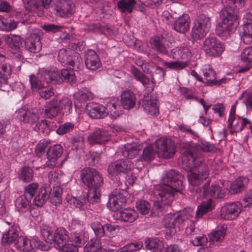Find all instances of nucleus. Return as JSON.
Returning <instances> with one entry per match:
<instances>
[{"label":"nucleus","mask_w":252,"mask_h":252,"mask_svg":"<svg viewBox=\"0 0 252 252\" xmlns=\"http://www.w3.org/2000/svg\"><path fill=\"white\" fill-rule=\"evenodd\" d=\"M59 102L56 99H53L45 106V108L40 112L42 117L52 119L56 117L59 111Z\"/></svg>","instance_id":"cd10ccee"},{"label":"nucleus","mask_w":252,"mask_h":252,"mask_svg":"<svg viewBox=\"0 0 252 252\" xmlns=\"http://www.w3.org/2000/svg\"><path fill=\"white\" fill-rule=\"evenodd\" d=\"M131 162L128 159H120L116 160L109 165L108 172L111 177H115L117 180V176L121 173H126L131 169Z\"/></svg>","instance_id":"f8f14e48"},{"label":"nucleus","mask_w":252,"mask_h":252,"mask_svg":"<svg viewBox=\"0 0 252 252\" xmlns=\"http://www.w3.org/2000/svg\"><path fill=\"white\" fill-rule=\"evenodd\" d=\"M16 247L20 251L30 252L35 249L47 251L50 246L44 242L41 241L37 237L35 236L30 239L27 237L20 236L16 242Z\"/></svg>","instance_id":"423d86ee"},{"label":"nucleus","mask_w":252,"mask_h":252,"mask_svg":"<svg viewBox=\"0 0 252 252\" xmlns=\"http://www.w3.org/2000/svg\"><path fill=\"white\" fill-rule=\"evenodd\" d=\"M113 217L115 220L121 222L131 223L138 218V214L133 208L118 209L114 211Z\"/></svg>","instance_id":"2eb2a0df"},{"label":"nucleus","mask_w":252,"mask_h":252,"mask_svg":"<svg viewBox=\"0 0 252 252\" xmlns=\"http://www.w3.org/2000/svg\"><path fill=\"white\" fill-rule=\"evenodd\" d=\"M249 182L247 177H240L231 184L230 191L232 194L238 193L244 190Z\"/></svg>","instance_id":"e433bc0d"},{"label":"nucleus","mask_w":252,"mask_h":252,"mask_svg":"<svg viewBox=\"0 0 252 252\" xmlns=\"http://www.w3.org/2000/svg\"><path fill=\"white\" fill-rule=\"evenodd\" d=\"M81 179L89 189V197L94 200H100V188L103 184L102 175L94 168L86 167L81 171Z\"/></svg>","instance_id":"20e7f679"},{"label":"nucleus","mask_w":252,"mask_h":252,"mask_svg":"<svg viewBox=\"0 0 252 252\" xmlns=\"http://www.w3.org/2000/svg\"><path fill=\"white\" fill-rule=\"evenodd\" d=\"M131 72L137 81L140 82L144 86H145L147 85H149L150 86L149 87L152 88L153 84H155L154 78H152L151 80H150L137 68L135 67H132Z\"/></svg>","instance_id":"79ce46f5"},{"label":"nucleus","mask_w":252,"mask_h":252,"mask_svg":"<svg viewBox=\"0 0 252 252\" xmlns=\"http://www.w3.org/2000/svg\"><path fill=\"white\" fill-rule=\"evenodd\" d=\"M182 159L184 168L188 171V178L190 185L198 186L207 179L209 167L202 158L189 152L184 155Z\"/></svg>","instance_id":"f03ea898"},{"label":"nucleus","mask_w":252,"mask_h":252,"mask_svg":"<svg viewBox=\"0 0 252 252\" xmlns=\"http://www.w3.org/2000/svg\"><path fill=\"white\" fill-rule=\"evenodd\" d=\"M17 117L21 122L32 125L38 120L39 113L37 109H29L25 106L18 110Z\"/></svg>","instance_id":"4468645a"},{"label":"nucleus","mask_w":252,"mask_h":252,"mask_svg":"<svg viewBox=\"0 0 252 252\" xmlns=\"http://www.w3.org/2000/svg\"><path fill=\"white\" fill-rule=\"evenodd\" d=\"M85 252H113L110 248H102L101 239L93 238L84 248Z\"/></svg>","instance_id":"a878e982"},{"label":"nucleus","mask_w":252,"mask_h":252,"mask_svg":"<svg viewBox=\"0 0 252 252\" xmlns=\"http://www.w3.org/2000/svg\"><path fill=\"white\" fill-rule=\"evenodd\" d=\"M42 98H49L54 94V92L50 86L44 85L38 92Z\"/></svg>","instance_id":"69168bd1"},{"label":"nucleus","mask_w":252,"mask_h":252,"mask_svg":"<svg viewBox=\"0 0 252 252\" xmlns=\"http://www.w3.org/2000/svg\"><path fill=\"white\" fill-rule=\"evenodd\" d=\"M41 32L36 29L31 33L25 41V47L30 52L36 53L41 49L42 46L40 36Z\"/></svg>","instance_id":"6ab92c4d"},{"label":"nucleus","mask_w":252,"mask_h":252,"mask_svg":"<svg viewBox=\"0 0 252 252\" xmlns=\"http://www.w3.org/2000/svg\"><path fill=\"white\" fill-rule=\"evenodd\" d=\"M225 234V230L223 228L215 230L209 235L210 241L220 242L224 239Z\"/></svg>","instance_id":"052dcab7"},{"label":"nucleus","mask_w":252,"mask_h":252,"mask_svg":"<svg viewBox=\"0 0 252 252\" xmlns=\"http://www.w3.org/2000/svg\"><path fill=\"white\" fill-rule=\"evenodd\" d=\"M104 134V131L100 129L96 130L88 136L89 142H106L105 140H102Z\"/></svg>","instance_id":"e2e57ef3"},{"label":"nucleus","mask_w":252,"mask_h":252,"mask_svg":"<svg viewBox=\"0 0 252 252\" xmlns=\"http://www.w3.org/2000/svg\"><path fill=\"white\" fill-rule=\"evenodd\" d=\"M105 236L113 237L119 232L120 227L119 225L111 223L106 222L104 223Z\"/></svg>","instance_id":"5fc2aeb1"},{"label":"nucleus","mask_w":252,"mask_h":252,"mask_svg":"<svg viewBox=\"0 0 252 252\" xmlns=\"http://www.w3.org/2000/svg\"><path fill=\"white\" fill-rule=\"evenodd\" d=\"M127 192L120 189H115L109 196L108 202L112 204L114 209L118 210L125 206Z\"/></svg>","instance_id":"a211bd4d"},{"label":"nucleus","mask_w":252,"mask_h":252,"mask_svg":"<svg viewBox=\"0 0 252 252\" xmlns=\"http://www.w3.org/2000/svg\"><path fill=\"white\" fill-rule=\"evenodd\" d=\"M69 240L68 231L63 227H58L53 236L52 243H54L56 248L60 247L61 245L66 243Z\"/></svg>","instance_id":"bb28decb"},{"label":"nucleus","mask_w":252,"mask_h":252,"mask_svg":"<svg viewBox=\"0 0 252 252\" xmlns=\"http://www.w3.org/2000/svg\"><path fill=\"white\" fill-rule=\"evenodd\" d=\"M6 42L12 49H17L20 48L22 43V39L20 36L15 34H10L6 37Z\"/></svg>","instance_id":"603ef678"},{"label":"nucleus","mask_w":252,"mask_h":252,"mask_svg":"<svg viewBox=\"0 0 252 252\" xmlns=\"http://www.w3.org/2000/svg\"><path fill=\"white\" fill-rule=\"evenodd\" d=\"M135 4V0H120L117 2V7L121 12L130 14L133 11Z\"/></svg>","instance_id":"37998d69"},{"label":"nucleus","mask_w":252,"mask_h":252,"mask_svg":"<svg viewBox=\"0 0 252 252\" xmlns=\"http://www.w3.org/2000/svg\"><path fill=\"white\" fill-rule=\"evenodd\" d=\"M210 18L205 15H200L194 21L191 30V36L194 40L204 37L211 28Z\"/></svg>","instance_id":"1a4fd4ad"},{"label":"nucleus","mask_w":252,"mask_h":252,"mask_svg":"<svg viewBox=\"0 0 252 252\" xmlns=\"http://www.w3.org/2000/svg\"><path fill=\"white\" fill-rule=\"evenodd\" d=\"M158 62H160L163 65L166 66L168 68L173 70H181L188 66V63L186 62L174 61L167 62L159 58Z\"/></svg>","instance_id":"3c124183"},{"label":"nucleus","mask_w":252,"mask_h":252,"mask_svg":"<svg viewBox=\"0 0 252 252\" xmlns=\"http://www.w3.org/2000/svg\"><path fill=\"white\" fill-rule=\"evenodd\" d=\"M203 75L205 81L204 83L207 86H212L214 85H220L225 81L224 79L216 80V73L211 68H206L203 70Z\"/></svg>","instance_id":"72a5a7b5"},{"label":"nucleus","mask_w":252,"mask_h":252,"mask_svg":"<svg viewBox=\"0 0 252 252\" xmlns=\"http://www.w3.org/2000/svg\"><path fill=\"white\" fill-rule=\"evenodd\" d=\"M39 75L43 81L46 84L52 82L53 83H60L63 81L61 73L58 70H49L43 68L39 71Z\"/></svg>","instance_id":"5701e85b"},{"label":"nucleus","mask_w":252,"mask_h":252,"mask_svg":"<svg viewBox=\"0 0 252 252\" xmlns=\"http://www.w3.org/2000/svg\"><path fill=\"white\" fill-rule=\"evenodd\" d=\"M41 235L43 236L44 239L45 244L48 245L47 243H52L53 240V235L52 229L50 227L47 225H42L40 227Z\"/></svg>","instance_id":"bf43d9fd"},{"label":"nucleus","mask_w":252,"mask_h":252,"mask_svg":"<svg viewBox=\"0 0 252 252\" xmlns=\"http://www.w3.org/2000/svg\"><path fill=\"white\" fill-rule=\"evenodd\" d=\"M11 72L10 65L7 63L3 64L0 68V90L6 91L8 85V76Z\"/></svg>","instance_id":"f704fd0d"},{"label":"nucleus","mask_w":252,"mask_h":252,"mask_svg":"<svg viewBox=\"0 0 252 252\" xmlns=\"http://www.w3.org/2000/svg\"><path fill=\"white\" fill-rule=\"evenodd\" d=\"M90 226L93 230L95 237L100 239L105 236L104 224H102L100 221L96 220L92 222L90 224Z\"/></svg>","instance_id":"de8ad7c7"},{"label":"nucleus","mask_w":252,"mask_h":252,"mask_svg":"<svg viewBox=\"0 0 252 252\" xmlns=\"http://www.w3.org/2000/svg\"><path fill=\"white\" fill-rule=\"evenodd\" d=\"M88 239V234L82 231L72 232L69 237L70 242L74 243V245H76L77 248L84 246Z\"/></svg>","instance_id":"c9c22d12"},{"label":"nucleus","mask_w":252,"mask_h":252,"mask_svg":"<svg viewBox=\"0 0 252 252\" xmlns=\"http://www.w3.org/2000/svg\"><path fill=\"white\" fill-rule=\"evenodd\" d=\"M214 207L212 200L209 199L206 201H203L201 204L198 205L197 210L195 212L190 208H186L183 211L180 212L178 214L187 221L188 224L190 222L189 220L191 219L193 215L195 214V219L197 220L199 219L202 218L203 216L207 213L212 211Z\"/></svg>","instance_id":"0eeeda50"},{"label":"nucleus","mask_w":252,"mask_h":252,"mask_svg":"<svg viewBox=\"0 0 252 252\" xmlns=\"http://www.w3.org/2000/svg\"><path fill=\"white\" fill-rule=\"evenodd\" d=\"M75 107H82L85 102L93 98V94L86 89H82L75 92L73 95Z\"/></svg>","instance_id":"c756f323"},{"label":"nucleus","mask_w":252,"mask_h":252,"mask_svg":"<svg viewBox=\"0 0 252 252\" xmlns=\"http://www.w3.org/2000/svg\"><path fill=\"white\" fill-rule=\"evenodd\" d=\"M99 201L89 198V193L87 192L86 195L72 197L69 200V203L73 207L77 208L80 211L87 210L94 212L98 209Z\"/></svg>","instance_id":"9d476101"},{"label":"nucleus","mask_w":252,"mask_h":252,"mask_svg":"<svg viewBox=\"0 0 252 252\" xmlns=\"http://www.w3.org/2000/svg\"><path fill=\"white\" fill-rule=\"evenodd\" d=\"M39 185L37 183H32L24 188V194L25 196L32 200L37 193L39 189Z\"/></svg>","instance_id":"09e8293b"},{"label":"nucleus","mask_w":252,"mask_h":252,"mask_svg":"<svg viewBox=\"0 0 252 252\" xmlns=\"http://www.w3.org/2000/svg\"><path fill=\"white\" fill-rule=\"evenodd\" d=\"M58 61L62 63L69 64L70 66L79 68L82 63V60L78 53L73 56H67V51L65 49H60L58 54Z\"/></svg>","instance_id":"412c9836"},{"label":"nucleus","mask_w":252,"mask_h":252,"mask_svg":"<svg viewBox=\"0 0 252 252\" xmlns=\"http://www.w3.org/2000/svg\"><path fill=\"white\" fill-rule=\"evenodd\" d=\"M145 247L151 252H158V239L154 238H148L145 241Z\"/></svg>","instance_id":"0e129e2a"},{"label":"nucleus","mask_w":252,"mask_h":252,"mask_svg":"<svg viewBox=\"0 0 252 252\" xmlns=\"http://www.w3.org/2000/svg\"><path fill=\"white\" fill-rule=\"evenodd\" d=\"M143 247L141 241L128 244L123 247L119 249L116 252H137Z\"/></svg>","instance_id":"864d4df0"},{"label":"nucleus","mask_w":252,"mask_h":252,"mask_svg":"<svg viewBox=\"0 0 252 252\" xmlns=\"http://www.w3.org/2000/svg\"><path fill=\"white\" fill-rule=\"evenodd\" d=\"M183 178L181 173L173 169L163 172L158 188V212L167 210L175 193L182 186Z\"/></svg>","instance_id":"f257e3e1"},{"label":"nucleus","mask_w":252,"mask_h":252,"mask_svg":"<svg viewBox=\"0 0 252 252\" xmlns=\"http://www.w3.org/2000/svg\"><path fill=\"white\" fill-rule=\"evenodd\" d=\"M90 110H88L90 117L102 119L109 115L111 119H116L122 114V111L118 104V99H113L107 102L106 106L98 104H92Z\"/></svg>","instance_id":"39448f33"},{"label":"nucleus","mask_w":252,"mask_h":252,"mask_svg":"<svg viewBox=\"0 0 252 252\" xmlns=\"http://www.w3.org/2000/svg\"><path fill=\"white\" fill-rule=\"evenodd\" d=\"M179 148L183 155L192 153L197 157L200 152H215L217 148L211 143H179Z\"/></svg>","instance_id":"6e6552de"},{"label":"nucleus","mask_w":252,"mask_h":252,"mask_svg":"<svg viewBox=\"0 0 252 252\" xmlns=\"http://www.w3.org/2000/svg\"><path fill=\"white\" fill-rule=\"evenodd\" d=\"M33 171L32 168L28 166H23L18 173V178L20 181L24 183H30L33 179Z\"/></svg>","instance_id":"a19ab883"},{"label":"nucleus","mask_w":252,"mask_h":252,"mask_svg":"<svg viewBox=\"0 0 252 252\" xmlns=\"http://www.w3.org/2000/svg\"><path fill=\"white\" fill-rule=\"evenodd\" d=\"M137 210L142 215L148 214L151 209V205L146 200H139L136 203Z\"/></svg>","instance_id":"13d9d810"},{"label":"nucleus","mask_w":252,"mask_h":252,"mask_svg":"<svg viewBox=\"0 0 252 252\" xmlns=\"http://www.w3.org/2000/svg\"><path fill=\"white\" fill-rule=\"evenodd\" d=\"M241 60L246 63L252 62V47L246 48L241 54Z\"/></svg>","instance_id":"338daca9"},{"label":"nucleus","mask_w":252,"mask_h":252,"mask_svg":"<svg viewBox=\"0 0 252 252\" xmlns=\"http://www.w3.org/2000/svg\"><path fill=\"white\" fill-rule=\"evenodd\" d=\"M25 8L31 12L36 13L39 16L43 14L39 0H23Z\"/></svg>","instance_id":"58836bf2"},{"label":"nucleus","mask_w":252,"mask_h":252,"mask_svg":"<svg viewBox=\"0 0 252 252\" xmlns=\"http://www.w3.org/2000/svg\"><path fill=\"white\" fill-rule=\"evenodd\" d=\"M63 152V147L60 144H57L49 147L46 154L47 160L43 168L47 167L51 169L54 167L57 159L62 156Z\"/></svg>","instance_id":"dca6fc26"},{"label":"nucleus","mask_w":252,"mask_h":252,"mask_svg":"<svg viewBox=\"0 0 252 252\" xmlns=\"http://www.w3.org/2000/svg\"><path fill=\"white\" fill-rule=\"evenodd\" d=\"M72 67H73L72 69L64 68L61 70V76L63 78V80H64L65 81L71 83L74 82L76 79V77L73 71V69L77 68L76 66Z\"/></svg>","instance_id":"4d7b16f0"},{"label":"nucleus","mask_w":252,"mask_h":252,"mask_svg":"<svg viewBox=\"0 0 252 252\" xmlns=\"http://www.w3.org/2000/svg\"><path fill=\"white\" fill-rule=\"evenodd\" d=\"M121 102L125 109L129 110L133 108L136 103L135 94L130 90L124 91L121 94Z\"/></svg>","instance_id":"2f4dec72"},{"label":"nucleus","mask_w":252,"mask_h":252,"mask_svg":"<svg viewBox=\"0 0 252 252\" xmlns=\"http://www.w3.org/2000/svg\"><path fill=\"white\" fill-rule=\"evenodd\" d=\"M143 106L145 110L153 116H157V100L156 98L147 99H144Z\"/></svg>","instance_id":"49530a36"},{"label":"nucleus","mask_w":252,"mask_h":252,"mask_svg":"<svg viewBox=\"0 0 252 252\" xmlns=\"http://www.w3.org/2000/svg\"><path fill=\"white\" fill-rule=\"evenodd\" d=\"M142 148L138 143H127L124 145L122 153L125 158L132 159L138 155Z\"/></svg>","instance_id":"c85d7f7f"},{"label":"nucleus","mask_w":252,"mask_h":252,"mask_svg":"<svg viewBox=\"0 0 252 252\" xmlns=\"http://www.w3.org/2000/svg\"><path fill=\"white\" fill-rule=\"evenodd\" d=\"M41 80L39 73L38 74L37 76L33 74L30 76V82L31 89L33 92H38L39 90L45 85V83L43 82Z\"/></svg>","instance_id":"8fccbe9b"},{"label":"nucleus","mask_w":252,"mask_h":252,"mask_svg":"<svg viewBox=\"0 0 252 252\" xmlns=\"http://www.w3.org/2000/svg\"><path fill=\"white\" fill-rule=\"evenodd\" d=\"M20 228L18 224L13 222L8 229L3 233L1 242L4 245H9L17 242L19 237Z\"/></svg>","instance_id":"4be33fe9"},{"label":"nucleus","mask_w":252,"mask_h":252,"mask_svg":"<svg viewBox=\"0 0 252 252\" xmlns=\"http://www.w3.org/2000/svg\"><path fill=\"white\" fill-rule=\"evenodd\" d=\"M224 49L222 43L216 37H208L203 43V50L210 56H220L224 51Z\"/></svg>","instance_id":"9b49d317"},{"label":"nucleus","mask_w":252,"mask_h":252,"mask_svg":"<svg viewBox=\"0 0 252 252\" xmlns=\"http://www.w3.org/2000/svg\"><path fill=\"white\" fill-rule=\"evenodd\" d=\"M50 189L47 185H43L38 190L33 200V204L37 207H41L49 197Z\"/></svg>","instance_id":"b1692460"},{"label":"nucleus","mask_w":252,"mask_h":252,"mask_svg":"<svg viewBox=\"0 0 252 252\" xmlns=\"http://www.w3.org/2000/svg\"><path fill=\"white\" fill-rule=\"evenodd\" d=\"M85 64L90 70H95L101 65L100 60L96 53L93 50H90L86 54Z\"/></svg>","instance_id":"7c9ffc66"},{"label":"nucleus","mask_w":252,"mask_h":252,"mask_svg":"<svg viewBox=\"0 0 252 252\" xmlns=\"http://www.w3.org/2000/svg\"><path fill=\"white\" fill-rule=\"evenodd\" d=\"M18 22L12 18L0 15V30L10 32L17 28Z\"/></svg>","instance_id":"ea45409f"},{"label":"nucleus","mask_w":252,"mask_h":252,"mask_svg":"<svg viewBox=\"0 0 252 252\" xmlns=\"http://www.w3.org/2000/svg\"><path fill=\"white\" fill-rule=\"evenodd\" d=\"M236 0H222L224 5L220 13V17L222 21L219 23L216 26L215 32L219 36H225L230 32H232L238 25L237 18L238 12L230 7H234V2ZM237 6L241 7L243 2L240 0H236Z\"/></svg>","instance_id":"7ed1b4c3"},{"label":"nucleus","mask_w":252,"mask_h":252,"mask_svg":"<svg viewBox=\"0 0 252 252\" xmlns=\"http://www.w3.org/2000/svg\"><path fill=\"white\" fill-rule=\"evenodd\" d=\"M242 210L239 202L226 204L221 209V216L225 220H233L238 216Z\"/></svg>","instance_id":"f3484780"},{"label":"nucleus","mask_w":252,"mask_h":252,"mask_svg":"<svg viewBox=\"0 0 252 252\" xmlns=\"http://www.w3.org/2000/svg\"><path fill=\"white\" fill-rule=\"evenodd\" d=\"M51 123L47 120H42L37 123L33 129L39 134L44 136L48 135L50 132Z\"/></svg>","instance_id":"c03bdc74"},{"label":"nucleus","mask_w":252,"mask_h":252,"mask_svg":"<svg viewBox=\"0 0 252 252\" xmlns=\"http://www.w3.org/2000/svg\"><path fill=\"white\" fill-rule=\"evenodd\" d=\"M241 39L247 44H249L252 42V22L243 24Z\"/></svg>","instance_id":"a18cd8bd"},{"label":"nucleus","mask_w":252,"mask_h":252,"mask_svg":"<svg viewBox=\"0 0 252 252\" xmlns=\"http://www.w3.org/2000/svg\"><path fill=\"white\" fill-rule=\"evenodd\" d=\"M59 252H78L77 246L72 243H65L57 248Z\"/></svg>","instance_id":"774afa93"},{"label":"nucleus","mask_w":252,"mask_h":252,"mask_svg":"<svg viewBox=\"0 0 252 252\" xmlns=\"http://www.w3.org/2000/svg\"><path fill=\"white\" fill-rule=\"evenodd\" d=\"M75 5L70 0H58L54 4V10L57 15L61 17H69L74 12Z\"/></svg>","instance_id":"ddd939ff"},{"label":"nucleus","mask_w":252,"mask_h":252,"mask_svg":"<svg viewBox=\"0 0 252 252\" xmlns=\"http://www.w3.org/2000/svg\"><path fill=\"white\" fill-rule=\"evenodd\" d=\"M58 107L60 110L63 111V113L68 114L72 109V101L68 97H63L59 103Z\"/></svg>","instance_id":"6e6d98bb"},{"label":"nucleus","mask_w":252,"mask_h":252,"mask_svg":"<svg viewBox=\"0 0 252 252\" xmlns=\"http://www.w3.org/2000/svg\"><path fill=\"white\" fill-rule=\"evenodd\" d=\"M74 128L75 124L73 122H65L59 126L56 130V132L58 134L63 135L72 131Z\"/></svg>","instance_id":"680f3d73"},{"label":"nucleus","mask_w":252,"mask_h":252,"mask_svg":"<svg viewBox=\"0 0 252 252\" xmlns=\"http://www.w3.org/2000/svg\"><path fill=\"white\" fill-rule=\"evenodd\" d=\"M176 152L175 143H163L161 145V150L158 152V157L164 158H172Z\"/></svg>","instance_id":"4c0bfd02"},{"label":"nucleus","mask_w":252,"mask_h":252,"mask_svg":"<svg viewBox=\"0 0 252 252\" xmlns=\"http://www.w3.org/2000/svg\"><path fill=\"white\" fill-rule=\"evenodd\" d=\"M189 24V16L187 14H183L175 21L174 29L178 32L184 33L188 31Z\"/></svg>","instance_id":"473e14b6"},{"label":"nucleus","mask_w":252,"mask_h":252,"mask_svg":"<svg viewBox=\"0 0 252 252\" xmlns=\"http://www.w3.org/2000/svg\"><path fill=\"white\" fill-rule=\"evenodd\" d=\"M31 201L23 195L17 197L14 201L16 211L21 213L31 212L32 209Z\"/></svg>","instance_id":"393cba45"},{"label":"nucleus","mask_w":252,"mask_h":252,"mask_svg":"<svg viewBox=\"0 0 252 252\" xmlns=\"http://www.w3.org/2000/svg\"><path fill=\"white\" fill-rule=\"evenodd\" d=\"M202 195L206 197L209 195L215 198H223L226 193L225 189H221L217 185L210 186V180H208L202 188Z\"/></svg>","instance_id":"aec40b11"}]
</instances>
